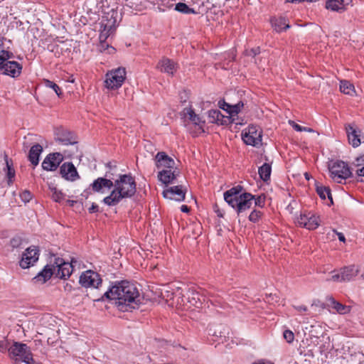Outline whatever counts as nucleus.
Segmentation results:
<instances>
[{
  "label": "nucleus",
  "instance_id": "f257e3e1",
  "mask_svg": "<svg viewBox=\"0 0 364 364\" xmlns=\"http://www.w3.org/2000/svg\"><path fill=\"white\" fill-rule=\"evenodd\" d=\"M104 297L109 300H115L116 304L122 311H127V307L129 306L134 308V305L137 306L141 302L137 287L128 281L116 283L104 294L102 299Z\"/></svg>",
  "mask_w": 364,
  "mask_h": 364
},
{
  "label": "nucleus",
  "instance_id": "f03ea898",
  "mask_svg": "<svg viewBox=\"0 0 364 364\" xmlns=\"http://www.w3.org/2000/svg\"><path fill=\"white\" fill-rule=\"evenodd\" d=\"M136 182L130 174L119 175L114 181V189L103 199L109 206L117 205L123 198H131L136 193Z\"/></svg>",
  "mask_w": 364,
  "mask_h": 364
},
{
  "label": "nucleus",
  "instance_id": "7ed1b4c3",
  "mask_svg": "<svg viewBox=\"0 0 364 364\" xmlns=\"http://www.w3.org/2000/svg\"><path fill=\"white\" fill-rule=\"evenodd\" d=\"M242 187L237 186L224 193L225 202L236 210L237 215L250 209L253 203L254 196L250 193H242Z\"/></svg>",
  "mask_w": 364,
  "mask_h": 364
},
{
  "label": "nucleus",
  "instance_id": "20e7f679",
  "mask_svg": "<svg viewBox=\"0 0 364 364\" xmlns=\"http://www.w3.org/2000/svg\"><path fill=\"white\" fill-rule=\"evenodd\" d=\"M9 356L16 363L23 362L26 364H34L33 355L30 348L25 343L14 342L8 348Z\"/></svg>",
  "mask_w": 364,
  "mask_h": 364
},
{
  "label": "nucleus",
  "instance_id": "39448f33",
  "mask_svg": "<svg viewBox=\"0 0 364 364\" xmlns=\"http://www.w3.org/2000/svg\"><path fill=\"white\" fill-rule=\"evenodd\" d=\"M125 78V68H118L112 70L106 74L105 87L109 90H117L122 85Z\"/></svg>",
  "mask_w": 364,
  "mask_h": 364
},
{
  "label": "nucleus",
  "instance_id": "423d86ee",
  "mask_svg": "<svg viewBox=\"0 0 364 364\" xmlns=\"http://www.w3.org/2000/svg\"><path fill=\"white\" fill-rule=\"evenodd\" d=\"M331 176L337 183H341L351 176L352 173L348 165L342 161H336L329 167Z\"/></svg>",
  "mask_w": 364,
  "mask_h": 364
},
{
  "label": "nucleus",
  "instance_id": "0eeeda50",
  "mask_svg": "<svg viewBox=\"0 0 364 364\" xmlns=\"http://www.w3.org/2000/svg\"><path fill=\"white\" fill-rule=\"evenodd\" d=\"M112 175L110 171H107L105 177H99L95 179L90 185L92 191L97 193H105V190L111 189L114 186Z\"/></svg>",
  "mask_w": 364,
  "mask_h": 364
},
{
  "label": "nucleus",
  "instance_id": "6e6552de",
  "mask_svg": "<svg viewBox=\"0 0 364 364\" xmlns=\"http://www.w3.org/2000/svg\"><path fill=\"white\" fill-rule=\"evenodd\" d=\"M296 223L301 228H305L308 230H315L320 225L319 217L309 212L304 213L300 215L296 219Z\"/></svg>",
  "mask_w": 364,
  "mask_h": 364
},
{
  "label": "nucleus",
  "instance_id": "1a4fd4ad",
  "mask_svg": "<svg viewBox=\"0 0 364 364\" xmlns=\"http://www.w3.org/2000/svg\"><path fill=\"white\" fill-rule=\"evenodd\" d=\"M38 257L39 250L37 247L36 246L29 247L23 253L19 264L23 269L29 268L38 261Z\"/></svg>",
  "mask_w": 364,
  "mask_h": 364
},
{
  "label": "nucleus",
  "instance_id": "9d476101",
  "mask_svg": "<svg viewBox=\"0 0 364 364\" xmlns=\"http://www.w3.org/2000/svg\"><path fill=\"white\" fill-rule=\"evenodd\" d=\"M73 262H76V261L73 259L71 262H65L61 258H55L54 267L58 268L57 272L55 273L56 277L62 279L68 278L73 269Z\"/></svg>",
  "mask_w": 364,
  "mask_h": 364
},
{
  "label": "nucleus",
  "instance_id": "9b49d317",
  "mask_svg": "<svg viewBox=\"0 0 364 364\" xmlns=\"http://www.w3.org/2000/svg\"><path fill=\"white\" fill-rule=\"evenodd\" d=\"M242 140L247 145L257 146L262 141V132L256 126H249L247 130L242 134Z\"/></svg>",
  "mask_w": 364,
  "mask_h": 364
},
{
  "label": "nucleus",
  "instance_id": "f8f14e48",
  "mask_svg": "<svg viewBox=\"0 0 364 364\" xmlns=\"http://www.w3.org/2000/svg\"><path fill=\"white\" fill-rule=\"evenodd\" d=\"M346 131L350 144L353 147L356 148L364 143V135L362 134L361 130L357 128L354 124H348L346 126Z\"/></svg>",
  "mask_w": 364,
  "mask_h": 364
},
{
  "label": "nucleus",
  "instance_id": "ddd939ff",
  "mask_svg": "<svg viewBox=\"0 0 364 364\" xmlns=\"http://www.w3.org/2000/svg\"><path fill=\"white\" fill-rule=\"evenodd\" d=\"M80 283L85 287L98 288L102 279L97 272L88 270L80 277Z\"/></svg>",
  "mask_w": 364,
  "mask_h": 364
},
{
  "label": "nucleus",
  "instance_id": "4468645a",
  "mask_svg": "<svg viewBox=\"0 0 364 364\" xmlns=\"http://www.w3.org/2000/svg\"><path fill=\"white\" fill-rule=\"evenodd\" d=\"M63 156L60 153L48 154L42 163V168L46 171H55L63 161Z\"/></svg>",
  "mask_w": 364,
  "mask_h": 364
},
{
  "label": "nucleus",
  "instance_id": "2eb2a0df",
  "mask_svg": "<svg viewBox=\"0 0 364 364\" xmlns=\"http://www.w3.org/2000/svg\"><path fill=\"white\" fill-rule=\"evenodd\" d=\"M186 189L183 186H175L165 189L163 196L166 198L183 201L185 199Z\"/></svg>",
  "mask_w": 364,
  "mask_h": 364
},
{
  "label": "nucleus",
  "instance_id": "dca6fc26",
  "mask_svg": "<svg viewBox=\"0 0 364 364\" xmlns=\"http://www.w3.org/2000/svg\"><path fill=\"white\" fill-rule=\"evenodd\" d=\"M182 113L183 117L195 126L197 133L203 132V126L205 124V121L199 115L196 114L191 107L184 108Z\"/></svg>",
  "mask_w": 364,
  "mask_h": 364
},
{
  "label": "nucleus",
  "instance_id": "f3484780",
  "mask_svg": "<svg viewBox=\"0 0 364 364\" xmlns=\"http://www.w3.org/2000/svg\"><path fill=\"white\" fill-rule=\"evenodd\" d=\"M55 140L63 145L77 144L75 135L70 131L63 128H58L55 131Z\"/></svg>",
  "mask_w": 364,
  "mask_h": 364
},
{
  "label": "nucleus",
  "instance_id": "a211bd4d",
  "mask_svg": "<svg viewBox=\"0 0 364 364\" xmlns=\"http://www.w3.org/2000/svg\"><path fill=\"white\" fill-rule=\"evenodd\" d=\"M155 164L157 168L171 169L174 168L175 161L165 152H158L154 158Z\"/></svg>",
  "mask_w": 364,
  "mask_h": 364
},
{
  "label": "nucleus",
  "instance_id": "6ab92c4d",
  "mask_svg": "<svg viewBox=\"0 0 364 364\" xmlns=\"http://www.w3.org/2000/svg\"><path fill=\"white\" fill-rule=\"evenodd\" d=\"M22 70V66L16 61L6 62L1 65L2 73L12 77H18Z\"/></svg>",
  "mask_w": 364,
  "mask_h": 364
},
{
  "label": "nucleus",
  "instance_id": "aec40b11",
  "mask_svg": "<svg viewBox=\"0 0 364 364\" xmlns=\"http://www.w3.org/2000/svg\"><path fill=\"white\" fill-rule=\"evenodd\" d=\"M156 68L161 72L167 73L170 75H173L174 73L178 69V64L173 60L164 57L159 60L156 65Z\"/></svg>",
  "mask_w": 364,
  "mask_h": 364
},
{
  "label": "nucleus",
  "instance_id": "412c9836",
  "mask_svg": "<svg viewBox=\"0 0 364 364\" xmlns=\"http://www.w3.org/2000/svg\"><path fill=\"white\" fill-rule=\"evenodd\" d=\"M60 174L63 178L70 181H75L79 178V175L74 165L72 163H64L60 168Z\"/></svg>",
  "mask_w": 364,
  "mask_h": 364
},
{
  "label": "nucleus",
  "instance_id": "4be33fe9",
  "mask_svg": "<svg viewBox=\"0 0 364 364\" xmlns=\"http://www.w3.org/2000/svg\"><path fill=\"white\" fill-rule=\"evenodd\" d=\"M55 267L53 265L47 264L45 267L33 279V282L43 284L50 279L54 273Z\"/></svg>",
  "mask_w": 364,
  "mask_h": 364
},
{
  "label": "nucleus",
  "instance_id": "5701e85b",
  "mask_svg": "<svg viewBox=\"0 0 364 364\" xmlns=\"http://www.w3.org/2000/svg\"><path fill=\"white\" fill-rule=\"evenodd\" d=\"M178 175L176 168L163 169L159 172L158 178L163 183L168 185L173 183Z\"/></svg>",
  "mask_w": 364,
  "mask_h": 364
},
{
  "label": "nucleus",
  "instance_id": "b1692460",
  "mask_svg": "<svg viewBox=\"0 0 364 364\" xmlns=\"http://www.w3.org/2000/svg\"><path fill=\"white\" fill-rule=\"evenodd\" d=\"M188 301L192 305L198 307L205 300V296L200 294L196 289L190 288L186 293Z\"/></svg>",
  "mask_w": 364,
  "mask_h": 364
},
{
  "label": "nucleus",
  "instance_id": "393cba45",
  "mask_svg": "<svg viewBox=\"0 0 364 364\" xmlns=\"http://www.w3.org/2000/svg\"><path fill=\"white\" fill-rule=\"evenodd\" d=\"M328 306L332 308L336 312L340 314H346L350 311V306L342 304L337 301L332 296L327 298Z\"/></svg>",
  "mask_w": 364,
  "mask_h": 364
},
{
  "label": "nucleus",
  "instance_id": "a878e982",
  "mask_svg": "<svg viewBox=\"0 0 364 364\" xmlns=\"http://www.w3.org/2000/svg\"><path fill=\"white\" fill-rule=\"evenodd\" d=\"M43 151V147L39 144H34L31 146L28 153V160L34 166H37L39 163V156Z\"/></svg>",
  "mask_w": 364,
  "mask_h": 364
},
{
  "label": "nucleus",
  "instance_id": "bb28decb",
  "mask_svg": "<svg viewBox=\"0 0 364 364\" xmlns=\"http://www.w3.org/2000/svg\"><path fill=\"white\" fill-rule=\"evenodd\" d=\"M358 269L354 266L345 267L341 269V282H349L358 274Z\"/></svg>",
  "mask_w": 364,
  "mask_h": 364
},
{
  "label": "nucleus",
  "instance_id": "cd10ccee",
  "mask_svg": "<svg viewBox=\"0 0 364 364\" xmlns=\"http://www.w3.org/2000/svg\"><path fill=\"white\" fill-rule=\"evenodd\" d=\"M271 23L277 32H281L290 27L288 20L284 17L274 18L271 20Z\"/></svg>",
  "mask_w": 364,
  "mask_h": 364
},
{
  "label": "nucleus",
  "instance_id": "c85d7f7f",
  "mask_svg": "<svg viewBox=\"0 0 364 364\" xmlns=\"http://www.w3.org/2000/svg\"><path fill=\"white\" fill-rule=\"evenodd\" d=\"M326 8L328 10L337 12H343L346 8L341 4L339 0H326Z\"/></svg>",
  "mask_w": 364,
  "mask_h": 364
},
{
  "label": "nucleus",
  "instance_id": "c756f323",
  "mask_svg": "<svg viewBox=\"0 0 364 364\" xmlns=\"http://www.w3.org/2000/svg\"><path fill=\"white\" fill-rule=\"evenodd\" d=\"M340 90L344 94L353 96L355 93L354 85L348 80H341Z\"/></svg>",
  "mask_w": 364,
  "mask_h": 364
},
{
  "label": "nucleus",
  "instance_id": "7c9ffc66",
  "mask_svg": "<svg viewBox=\"0 0 364 364\" xmlns=\"http://www.w3.org/2000/svg\"><path fill=\"white\" fill-rule=\"evenodd\" d=\"M316 192L321 199L325 200L327 197L330 200L331 203H333V198L331 193V189L328 187L317 186Z\"/></svg>",
  "mask_w": 364,
  "mask_h": 364
},
{
  "label": "nucleus",
  "instance_id": "2f4dec72",
  "mask_svg": "<svg viewBox=\"0 0 364 364\" xmlns=\"http://www.w3.org/2000/svg\"><path fill=\"white\" fill-rule=\"evenodd\" d=\"M271 171V166L269 164L265 163L262 166H260L259 168L258 172L261 179H262L264 181H268L270 178Z\"/></svg>",
  "mask_w": 364,
  "mask_h": 364
},
{
  "label": "nucleus",
  "instance_id": "473e14b6",
  "mask_svg": "<svg viewBox=\"0 0 364 364\" xmlns=\"http://www.w3.org/2000/svg\"><path fill=\"white\" fill-rule=\"evenodd\" d=\"M4 171H6V177L7 178V183L9 186H11L15 178V170L12 167V164H10L7 159H6V168Z\"/></svg>",
  "mask_w": 364,
  "mask_h": 364
},
{
  "label": "nucleus",
  "instance_id": "72a5a7b5",
  "mask_svg": "<svg viewBox=\"0 0 364 364\" xmlns=\"http://www.w3.org/2000/svg\"><path fill=\"white\" fill-rule=\"evenodd\" d=\"M244 104L242 101H240L237 104L231 105V106H228V108L222 107L223 109L226 111L228 114L231 115V117H234L235 115H237L243 107Z\"/></svg>",
  "mask_w": 364,
  "mask_h": 364
},
{
  "label": "nucleus",
  "instance_id": "f704fd0d",
  "mask_svg": "<svg viewBox=\"0 0 364 364\" xmlns=\"http://www.w3.org/2000/svg\"><path fill=\"white\" fill-rule=\"evenodd\" d=\"M50 189L52 193L51 197L53 200L60 203L65 200V196L60 191L58 190L55 187H50Z\"/></svg>",
  "mask_w": 364,
  "mask_h": 364
},
{
  "label": "nucleus",
  "instance_id": "c9c22d12",
  "mask_svg": "<svg viewBox=\"0 0 364 364\" xmlns=\"http://www.w3.org/2000/svg\"><path fill=\"white\" fill-rule=\"evenodd\" d=\"M175 9L183 14H195L193 9L189 8L185 3L179 2L176 5Z\"/></svg>",
  "mask_w": 364,
  "mask_h": 364
},
{
  "label": "nucleus",
  "instance_id": "e433bc0d",
  "mask_svg": "<svg viewBox=\"0 0 364 364\" xmlns=\"http://www.w3.org/2000/svg\"><path fill=\"white\" fill-rule=\"evenodd\" d=\"M44 85L46 87L53 89L58 96H60L62 95L60 88L55 82L49 80H45Z\"/></svg>",
  "mask_w": 364,
  "mask_h": 364
},
{
  "label": "nucleus",
  "instance_id": "4c0bfd02",
  "mask_svg": "<svg viewBox=\"0 0 364 364\" xmlns=\"http://www.w3.org/2000/svg\"><path fill=\"white\" fill-rule=\"evenodd\" d=\"M23 244V240L19 236H15L11 239L9 242V245L11 247L13 250L17 249L21 247Z\"/></svg>",
  "mask_w": 364,
  "mask_h": 364
},
{
  "label": "nucleus",
  "instance_id": "58836bf2",
  "mask_svg": "<svg viewBox=\"0 0 364 364\" xmlns=\"http://www.w3.org/2000/svg\"><path fill=\"white\" fill-rule=\"evenodd\" d=\"M14 57V54L9 51L1 50L0 51V61L4 64L6 62H9V59L12 58Z\"/></svg>",
  "mask_w": 364,
  "mask_h": 364
},
{
  "label": "nucleus",
  "instance_id": "ea45409f",
  "mask_svg": "<svg viewBox=\"0 0 364 364\" xmlns=\"http://www.w3.org/2000/svg\"><path fill=\"white\" fill-rule=\"evenodd\" d=\"M289 124L292 126V127L297 132H313V129H311V128H309V127H302L298 124H296V122H294V121H289Z\"/></svg>",
  "mask_w": 364,
  "mask_h": 364
},
{
  "label": "nucleus",
  "instance_id": "a19ab883",
  "mask_svg": "<svg viewBox=\"0 0 364 364\" xmlns=\"http://www.w3.org/2000/svg\"><path fill=\"white\" fill-rule=\"evenodd\" d=\"M262 216V212L257 210H254L251 212L249 215L250 221L252 223H257L259 221V218Z\"/></svg>",
  "mask_w": 364,
  "mask_h": 364
},
{
  "label": "nucleus",
  "instance_id": "79ce46f5",
  "mask_svg": "<svg viewBox=\"0 0 364 364\" xmlns=\"http://www.w3.org/2000/svg\"><path fill=\"white\" fill-rule=\"evenodd\" d=\"M283 336H284V338L289 343H292L294 339V333L290 330H285L283 333Z\"/></svg>",
  "mask_w": 364,
  "mask_h": 364
},
{
  "label": "nucleus",
  "instance_id": "37998d69",
  "mask_svg": "<svg viewBox=\"0 0 364 364\" xmlns=\"http://www.w3.org/2000/svg\"><path fill=\"white\" fill-rule=\"evenodd\" d=\"M20 198L24 203L29 202L32 198V195L30 191H24L20 194Z\"/></svg>",
  "mask_w": 364,
  "mask_h": 364
},
{
  "label": "nucleus",
  "instance_id": "c03bdc74",
  "mask_svg": "<svg viewBox=\"0 0 364 364\" xmlns=\"http://www.w3.org/2000/svg\"><path fill=\"white\" fill-rule=\"evenodd\" d=\"M253 201L255 205L259 207H263L265 202V197L264 196H259L257 198L254 196Z\"/></svg>",
  "mask_w": 364,
  "mask_h": 364
},
{
  "label": "nucleus",
  "instance_id": "a18cd8bd",
  "mask_svg": "<svg viewBox=\"0 0 364 364\" xmlns=\"http://www.w3.org/2000/svg\"><path fill=\"white\" fill-rule=\"evenodd\" d=\"M259 53L260 49L259 47L245 50V55L247 56H251L252 58H255L257 55L259 54Z\"/></svg>",
  "mask_w": 364,
  "mask_h": 364
},
{
  "label": "nucleus",
  "instance_id": "49530a36",
  "mask_svg": "<svg viewBox=\"0 0 364 364\" xmlns=\"http://www.w3.org/2000/svg\"><path fill=\"white\" fill-rule=\"evenodd\" d=\"M99 50L102 52L107 49H110L111 50L109 51V53L113 52L114 50V48L112 46H109L108 44H106L105 42L100 41V44L98 46Z\"/></svg>",
  "mask_w": 364,
  "mask_h": 364
},
{
  "label": "nucleus",
  "instance_id": "de8ad7c7",
  "mask_svg": "<svg viewBox=\"0 0 364 364\" xmlns=\"http://www.w3.org/2000/svg\"><path fill=\"white\" fill-rule=\"evenodd\" d=\"M341 272L340 273H337V274H335L333 275H332L331 278V279H328L327 280L329 281V280H331V281H333V282H341Z\"/></svg>",
  "mask_w": 364,
  "mask_h": 364
},
{
  "label": "nucleus",
  "instance_id": "09e8293b",
  "mask_svg": "<svg viewBox=\"0 0 364 364\" xmlns=\"http://www.w3.org/2000/svg\"><path fill=\"white\" fill-rule=\"evenodd\" d=\"M7 348V341H0V352H4Z\"/></svg>",
  "mask_w": 364,
  "mask_h": 364
},
{
  "label": "nucleus",
  "instance_id": "8fccbe9b",
  "mask_svg": "<svg viewBox=\"0 0 364 364\" xmlns=\"http://www.w3.org/2000/svg\"><path fill=\"white\" fill-rule=\"evenodd\" d=\"M294 308L299 311V312H305L307 311V307L306 306H304V305H301V306H294Z\"/></svg>",
  "mask_w": 364,
  "mask_h": 364
},
{
  "label": "nucleus",
  "instance_id": "3c124183",
  "mask_svg": "<svg viewBox=\"0 0 364 364\" xmlns=\"http://www.w3.org/2000/svg\"><path fill=\"white\" fill-rule=\"evenodd\" d=\"M318 0H286L287 2H289V3H301V2H304V1H306V2H314V1H317Z\"/></svg>",
  "mask_w": 364,
  "mask_h": 364
},
{
  "label": "nucleus",
  "instance_id": "603ef678",
  "mask_svg": "<svg viewBox=\"0 0 364 364\" xmlns=\"http://www.w3.org/2000/svg\"><path fill=\"white\" fill-rule=\"evenodd\" d=\"M253 364H274V363L269 360L260 359V360H258L254 362Z\"/></svg>",
  "mask_w": 364,
  "mask_h": 364
},
{
  "label": "nucleus",
  "instance_id": "864d4df0",
  "mask_svg": "<svg viewBox=\"0 0 364 364\" xmlns=\"http://www.w3.org/2000/svg\"><path fill=\"white\" fill-rule=\"evenodd\" d=\"M97 211H98V205L95 204V203H92L91 207L89 208V212L90 213H95V212H97Z\"/></svg>",
  "mask_w": 364,
  "mask_h": 364
},
{
  "label": "nucleus",
  "instance_id": "5fc2aeb1",
  "mask_svg": "<svg viewBox=\"0 0 364 364\" xmlns=\"http://www.w3.org/2000/svg\"><path fill=\"white\" fill-rule=\"evenodd\" d=\"M334 232L336 233V235H338V240L341 241V242H345L346 241V238H345V236L342 233V232H337L336 230H334Z\"/></svg>",
  "mask_w": 364,
  "mask_h": 364
},
{
  "label": "nucleus",
  "instance_id": "6e6d98bb",
  "mask_svg": "<svg viewBox=\"0 0 364 364\" xmlns=\"http://www.w3.org/2000/svg\"><path fill=\"white\" fill-rule=\"evenodd\" d=\"M220 114V111H218V110L210 111V116L213 117V118H215L216 117L218 119Z\"/></svg>",
  "mask_w": 364,
  "mask_h": 364
},
{
  "label": "nucleus",
  "instance_id": "4d7b16f0",
  "mask_svg": "<svg viewBox=\"0 0 364 364\" xmlns=\"http://www.w3.org/2000/svg\"><path fill=\"white\" fill-rule=\"evenodd\" d=\"M356 173L359 176H364V166L360 168L357 169Z\"/></svg>",
  "mask_w": 364,
  "mask_h": 364
},
{
  "label": "nucleus",
  "instance_id": "13d9d810",
  "mask_svg": "<svg viewBox=\"0 0 364 364\" xmlns=\"http://www.w3.org/2000/svg\"><path fill=\"white\" fill-rule=\"evenodd\" d=\"M341 3V4L346 8V6H348L349 5L351 2H352V0H339Z\"/></svg>",
  "mask_w": 364,
  "mask_h": 364
},
{
  "label": "nucleus",
  "instance_id": "bf43d9fd",
  "mask_svg": "<svg viewBox=\"0 0 364 364\" xmlns=\"http://www.w3.org/2000/svg\"><path fill=\"white\" fill-rule=\"evenodd\" d=\"M181 210L183 213H188L190 211V208L189 207H188L187 205H183L181 207Z\"/></svg>",
  "mask_w": 364,
  "mask_h": 364
},
{
  "label": "nucleus",
  "instance_id": "052dcab7",
  "mask_svg": "<svg viewBox=\"0 0 364 364\" xmlns=\"http://www.w3.org/2000/svg\"><path fill=\"white\" fill-rule=\"evenodd\" d=\"M107 37V33H100V41L105 42Z\"/></svg>",
  "mask_w": 364,
  "mask_h": 364
},
{
  "label": "nucleus",
  "instance_id": "680f3d73",
  "mask_svg": "<svg viewBox=\"0 0 364 364\" xmlns=\"http://www.w3.org/2000/svg\"><path fill=\"white\" fill-rule=\"evenodd\" d=\"M4 38H0V48H2L4 47Z\"/></svg>",
  "mask_w": 364,
  "mask_h": 364
},
{
  "label": "nucleus",
  "instance_id": "e2e57ef3",
  "mask_svg": "<svg viewBox=\"0 0 364 364\" xmlns=\"http://www.w3.org/2000/svg\"><path fill=\"white\" fill-rule=\"evenodd\" d=\"M228 106H231V105H230V104H229V103H227V102H223V106H221L220 107H221V108H222V107L228 108Z\"/></svg>",
  "mask_w": 364,
  "mask_h": 364
},
{
  "label": "nucleus",
  "instance_id": "0e129e2a",
  "mask_svg": "<svg viewBox=\"0 0 364 364\" xmlns=\"http://www.w3.org/2000/svg\"><path fill=\"white\" fill-rule=\"evenodd\" d=\"M107 166L111 168V164H110V163L107 164Z\"/></svg>",
  "mask_w": 364,
  "mask_h": 364
},
{
  "label": "nucleus",
  "instance_id": "69168bd1",
  "mask_svg": "<svg viewBox=\"0 0 364 364\" xmlns=\"http://www.w3.org/2000/svg\"><path fill=\"white\" fill-rule=\"evenodd\" d=\"M3 63L0 61V70H1V65H3L2 64Z\"/></svg>",
  "mask_w": 364,
  "mask_h": 364
},
{
  "label": "nucleus",
  "instance_id": "338daca9",
  "mask_svg": "<svg viewBox=\"0 0 364 364\" xmlns=\"http://www.w3.org/2000/svg\"><path fill=\"white\" fill-rule=\"evenodd\" d=\"M69 203H70V204H71V205H73V203H74V201H73V200H72V201H70V200H69Z\"/></svg>",
  "mask_w": 364,
  "mask_h": 364
},
{
  "label": "nucleus",
  "instance_id": "774afa93",
  "mask_svg": "<svg viewBox=\"0 0 364 364\" xmlns=\"http://www.w3.org/2000/svg\"><path fill=\"white\" fill-rule=\"evenodd\" d=\"M306 178L308 179L309 176H307V173H305Z\"/></svg>",
  "mask_w": 364,
  "mask_h": 364
}]
</instances>
